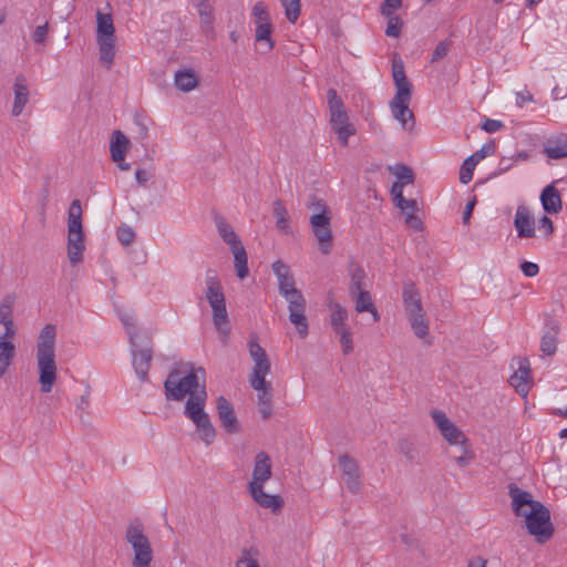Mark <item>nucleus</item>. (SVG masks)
I'll return each mask as SVG.
<instances>
[{
    "mask_svg": "<svg viewBox=\"0 0 567 567\" xmlns=\"http://www.w3.org/2000/svg\"><path fill=\"white\" fill-rule=\"evenodd\" d=\"M205 378L206 372L203 368L174 369L165 380L164 388L167 400L182 401L188 396L184 414L196 425L200 440L209 445L216 437V429L205 412L207 401Z\"/></svg>",
    "mask_w": 567,
    "mask_h": 567,
    "instance_id": "1",
    "label": "nucleus"
},
{
    "mask_svg": "<svg viewBox=\"0 0 567 567\" xmlns=\"http://www.w3.org/2000/svg\"><path fill=\"white\" fill-rule=\"evenodd\" d=\"M195 8L199 16V23L202 32L207 38L215 37V16H214V7L210 1L196 2Z\"/></svg>",
    "mask_w": 567,
    "mask_h": 567,
    "instance_id": "24",
    "label": "nucleus"
},
{
    "mask_svg": "<svg viewBox=\"0 0 567 567\" xmlns=\"http://www.w3.org/2000/svg\"><path fill=\"white\" fill-rule=\"evenodd\" d=\"M272 214L276 218V227L284 234H290V219L288 217V210L285 207L282 200L277 199L274 202Z\"/></svg>",
    "mask_w": 567,
    "mask_h": 567,
    "instance_id": "38",
    "label": "nucleus"
},
{
    "mask_svg": "<svg viewBox=\"0 0 567 567\" xmlns=\"http://www.w3.org/2000/svg\"><path fill=\"white\" fill-rule=\"evenodd\" d=\"M544 153L553 159L567 157V134H558L548 138L544 145Z\"/></svg>",
    "mask_w": 567,
    "mask_h": 567,
    "instance_id": "27",
    "label": "nucleus"
},
{
    "mask_svg": "<svg viewBox=\"0 0 567 567\" xmlns=\"http://www.w3.org/2000/svg\"><path fill=\"white\" fill-rule=\"evenodd\" d=\"M449 50H450V43L446 41H441L434 49V51L432 53L431 61L437 62V61L442 60L447 54Z\"/></svg>",
    "mask_w": 567,
    "mask_h": 567,
    "instance_id": "51",
    "label": "nucleus"
},
{
    "mask_svg": "<svg viewBox=\"0 0 567 567\" xmlns=\"http://www.w3.org/2000/svg\"><path fill=\"white\" fill-rule=\"evenodd\" d=\"M116 235L117 239L125 246L131 245L135 239V233L128 226L120 227Z\"/></svg>",
    "mask_w": 567,
    "mask_h": 567,
    "instance_id": "50",
    "label": "nucleus"
},
{
    "mask_svg": "<svg viewBox=\"0 0 567 567\" xmlns=\"http://www.w3.org/2000/svg\"><path fill=\"white\" fill-rule=\"evenodd\" d=\"M272 271L278 280L279 293L288 302L289 321L295 326L299 336L306 338L308 334L306 299L302 292L296 288L295 278L288 265L277 260L272 264Z\"/></svg>",
    "mask_w": 567,
    "mask_h": 567,
    "instance_id": "2",
    "label": "nucleus"
},
{
    "mask_svg": "<svg viewBox=\"0 0 567 567\" xmlns=\"http://www.w3.org/2000/svg\"><path fill=\"white\" fill-rule=\"evenodd\" d=\"M350 277L349 292L363 290L364 279L367 277L363 267L357 261L351 260L348 266Z\"/></svg>",
    "mask_w": 567,
    "mask_h": 567,
    "instance_id": "35",
    "label": "nucleus"
},
{
    "mask_svg": "<svg viewBox=\"0 0 567 567\" xmlns=\"http://www.w3.org/2000/svg\"><path fill=\"white\" fill-rule=\"evenodd\" d=\"M349 293L354 300V309L358 313L371 310L373 301L371 293L368 290H357Z\"/></svg>",
    "mask_w": 567,
    "mask_h": 567,
    "instance_id": "41",
    "label": "nucleus"
},
{
    "mask_svg": "<svg viewBox=\"0 0 567 567\" xmlns=\"http://www.w3.org/2000/svg\"><path fill=\"white\" fill-rule=\"evenodd\" d=\"M248 349L252 360L267 358L266 351L258 343V339L256 336L250 337L248 341Z\"/></svg>",
    "mask_w": 567,
    "mask_h": 567,
    "instance_id": "46",
    "label": "nucleus"
},
{
    "mask_svg": "<svg viewBox=\"0 0 567 567\" xmlns=\"http://www.w3.org/2000/svg\"><path fill=\"white\" fill-rule=\"evenodd\" d=\"M402 6V0H384L381 13L384 17H390L395 10L400 9Z\"/></svg>",
    "mask_w": 567,
    "mask_h": 567,
    "instance_id": "52",
    "label": "nucleus"
},
{
    "mask_svg": "<svg viewBox=\"0 0 567 567\" xmlns=\"http://www.w3.org/2000/svg\"><path fill=\"white\" fill-rule=\"evenodd\" d=\"M503 126L504 124L501 121L486 118L482 125V128L487 133H496Z\"/></svg>",
    "mask_w": 567,
    "mask_h": 567,
    "instance_id": "55",
    "label": "nucleus"
},
{
    "mask_svg": "<svg viewBox=\"0 0 567 567\" xmlns=\"http://www.w3.org/2000/svg\"><path fill=\"white\" fill-rule=\"evenodd\" d=\"M135 178L140 185L145 186V184L150 179V174L145 169H137L135 172Z\"/></svg>",
    "mask_w": 567,
    "mask_h": 567,
    "instance_id": "64",
    "label": "nucleus"
},
{
    "mask_svg": "<svg viewBox=\"0 0 567 567\" xmlns=\"http://www.w3.org/2000/svg\"><path fill=\"white\" fill-rule=\"evenodd\" d=\"M391 193L394 196L395 202H404L403 183H400V182L393 183Z\"/></svg>",
    "mask_w": 567,
    "mask_h": 567,
    "instance_id": "62",
    "label": "nucleus"
},
{
    "mask_svg": "<svg viewBox=\"0 0 567 567\" xmlns=\"http://www.w3.org/2000/svg\"><path fill=\"white\" fill-rule=\"evenodd\" d=\"M48 23L43 25H38L35 30L33 31V41L35 43H43L45 41L47 34H48Z\"/></svg>",
    "mask_w": 567,
    "mask_h": 567,
    "instance_id": "57",
    "label": "nucleus"
},
{
    "mask_svg": "<svg viewBox=\"0 0 567 567\" xmlns=\"http://www.w3.org/2000/svg\"><path fill=\"white\" fill-rule=\"evenodd\" d=\"M117 315L123 323V326L126 329V332L130 338L131 346L136 347L137 346V339H140V332L137 330V327L135 324L134 315L132 312L125 311V310H118Z\"/></svg>",
    "mask_w": 567,
    "mask_h": 567,
    "instance_id": "40",
    "label": "nucleus"
},
{
    "mask_svg": "<svg viewBox=\"0 0 567 567\" xmlns=\"http://www.w3.org/2000/svg\"><path fill=\"white\" fill-rule=\"evenodd\" d=\"M14 303L16 296L12 293L6 295L0 301V324L3 326L6 336L17 334V328L13 322Z\"/></svg>",
    "mask_w": 567,
    "mask_h": 567,
    "instance_id": "21",
    "label": "nucleus"
},
{
    "mask_svg": "<svg viewBox=\"0 0 567 567\" xmlns=\"http://www.w3.org/2000/svg\"><path fill=\"white\" fill-rule=\"evenodd\" d=\"M402 301L405 313L420 310L423 308L420 292L412 281H408L404 284L402 291Z\"/></svg>",
    "mask_w": 567,
    "mask_h": 567,
    "instance_id": "32",
    "label": "nucleus"
},
{
    "mask_svg": "<svg viewBox=\"0 0 567 567\" xmlns=\"http://www.w3.org/2000/svg\"><path fill=\"white\" fill-rule=\"evenodd\" d=\"M309 207L313 209V214L310 217L312 231L318 239L321 252L327 255L331 251L332 244L330 209L322 199L317 197L310 199Z\"/></svg>",
    "mask_w": 567,
    "mask_h": 567,
    "instance_id": "7",
    "label": "nucleus"
},
{
    "mask_svg": "<svg viewBox=\"0 0 567 567\" xmlns=\"http://www.w3.org/2000/svg\"><path fill=\"white\" fill-rule=\"evenodd\" d=\"M328 106L330 111V123L332 128L346 126L351 124L344 109L341 97L334 89H329L327 92Z\"/></svg>",
    "mask_w": 567,
    "mask_h": 567,
    "instance_id": "17",
    "label": "nucleus"
},
{
    "mask_svg": "<svg viewBox=\"0 0 567 567\" xmlns=\"http://www.w3.org/2000/svg\"><path fill=\"white\" fill-rule=\"evenodd\" d=\"M216 409L223 429L229 434L238 433L240 425L229 401L224 396H218Z\"/></svg>",
    "mask_w": 567,
    "mask_h": 567,
    "instance_id": "18",
    "label": "nucleus"
},
{
    "mask_svg": "<svg viewBox=\"0 0 567 567\" xmlns=\"http://www.w3.org/2000/svg\"><path fill=\"white\" fill-rule=\"evenodd\" d=\"M431 416L442 436L452 445L463 444L466 441L464 433L446 416L443 411L434 410Z\"/></svg>",
    "mask_w": 567,
    "mask_h": 567,
    "instance_id": "13",
    "label": "nucleus"
},
{
    "mask_svg": "<svg viewBox=\"0 0 567 567\" xmlns=\"http://www.w3.org/2000/svg\"><path fill=\"white\" fill-rule=\"evenodd\" d=\"M388 18V24L385 29V34L391 38H399L402 29V21L398 16H393V13Z\"/></svg>",
    "mask_w": 567,
    "mask_h": 567,
    "instance_id": "45",
    "label": "nucleus"
},
{
    "mask_svg": "<svg viewBox=\"0 0 567 567\" xmlns=\"http://www.w3.org/2000/svg\"><path fill=\"white\" fill-rule=\"evenodd\" d=\"M333 131L337 133L338 140L340 141L341 145L344 147L348 145L349 137L354 135L357 132L353 124L340 126V127L333 128Z\"/></svg>",
    "mask_w": 567,
    "mask_h": 567,
    "instance_id": "48",
    "label": "nucleus"
},
{
    "mask_svg": "<svg viewBox=\"0 0 567 567\" xmlns=\"http://www.w3.org/2000/svg\"><path fill=\"white\" fill-rule=\"evenodd\" d=\"M206 299L212 307L213 323L220 336L227 339L230 332L228 313L223 287L215 275L206 278Z\"/></svg>",
    "mask_w": 567,
    "mask_h": 567,
    "instance_id": "6",
    "label": "nucleus"
},
{
    "mask_svg": "<svg viewBox=\"0 0 567 567\" xmlns=\"http://www.w3.org/2000/svg\"><path fill=\"white\" fill-rule=\"evenodd\" d=\"M128 145V138L121 131L113 132L110 145V152L113 162L120 163L124 161Z\"/></svg>",
    "mask_w": 567,
    "mask_h": 567,
    "instance_id": "33",
    "label": "nucleus"
},
{
    "mask_svg": "<svg viewBox=\"0 0 567 567\" xmlns=\"http://www.w3.org/2000/svg\"><path fill=\"white\" fill-rule=\"evenodd\" d=\"M557 334L556 328L551 327L542 337L540 350L546 355H553L557 350Z\"/></svg>",
    "mask_w": 567,
    "mask_h": 567,
    "instance_id": "42",
    "label": "nucleus"
},
{
    "mask_svg": "<svg viewBox=\"0 0 567 567\" xmlns=\"http://www.w3.org/2000/svg\"><path fill=\"white\" fill-rule=\"evenodd\" d=\"M55 338V326L48 323L42 328L37 342L39 383L43 393L51 392L56 380Z\"/></svg>",
    "mask_w": 567,
    "mask_h": 567,
    "instance_id": "3",
    "label": "nucleus"
},
{
    "mask_svg": "<svg viewBox=\"0 0 567 567\" xmlns=\"http://www.w3.org/2000/svg\"><path fill=\"white\" fill-rule=\"evenodd\" d=\"M540 202L544 210L548 214H557L561 210V196L553 185H548L543 189Z\"/></svg>",
    "mask_w": 567,
    "mask_h": 567,
    "instance_id": "31",
    "label": "nucleus"
},
{
    "mask_svg": "<svg viewBox=\"0 0 567 567\" xmlns=\"http://www.w3.org/2000/svg\"><path fill=\"white\" fill-rule=\"evenodd\" d=\"M405 224L415 230H421L423 226L421 219L414 214V212L405 214Z\"/></svg>",
    "mask_w": 567,
    "mask_h": 567,
    "instance_id": "56",
    "label": "nucleus"
},
{
    "mask_svg": "<svg viewBox=\"0 0 567 567\" xmlns=\"http://www.w3.org/2000/svg\"><path fill=\"white\" fill-rule=\"evenodd\" d=\"M255 365L252 373L249 377V383L251 388H260L265 384L266 375L270 371V361L267 358L254 360Z\"/></svg>",
    "mask_w": 567,
    "mask_h": 567,
    "instance_id": "34",
    "label": "nucleus"
},
{
    "mask_svg": "<svg viewBox=\"0 0 567 567\" xmlns=\"http://www.w3.org/2000/svg\"><path fill=\"white\" fill-rule=\"evenodd\" d=\"M405 315L415 337L423 340L426 344H431V340L427 339L430 333V322L426 317L425 310L422 308L420 310L411 311Z\"/></svg>",
    "mask_w": 567,
    "mask_h": 567,
    "instance_id": "20",
    "label": "nucleus"
},
{
    "mask_svg": "<svg viewBox=\"0 0 567 567\" xmlns=\"http://www.w3.org/2000/svg\"><path fill=\"white\" fill-rule=\"evenodd\" d=\"M132 348L133 367L137 378L145 382L148 378V370L152 361V348L151 341L145 338L144 342H140L137 339V346Z\"/></svg>",
    "mask_w": 567,
    "mask_h": 567,
    "instance_id": "12",
    "label": "nucleus"
},
{
    "mask_svg": "<svg viewBox=\"0 0 567 567\" xmlns=\"http://www.w3.org/2000/svg\"><path fill=\"white\" fill-rule=\"evenodd\" d=\"M494 151L493 146H483L481 150L467 157L460 168V182L462 184H468L473 178L475 166L480 161L492 154Z\"/></svg>",
    "mask_w": 567,
    "mask_h": 567,
    "instance_id": "22",
    "label": "nucleus"
},
{
    "mask_svg": "<svg viewBox=\"0 0 567 567\" xmlns=\"http://www.w3.org/2000/svg\"><path fill=\"white\" fill-rule=\"evenodd\" d=\"M396 206L406 214L415 210L416 203L413 199L404 198V202H396Z\"/></svg>",
    "mask_w": 567,
    "mask_h": 567,
    "instance_id": "61",
    "label": "nucleus"
},
{
    "mask_svg": "<svg viewBox=\"0 0 567 567\" xmlns=\"http://www.w3.org/2000/svg\"><path fill=\"white\" fill-rule=\"evenodd\" d=\"M175 85L183 92H190L198 84V79L193 70H179L174 76Z\"/></svg>",
    "mask_w": 567,
    "mask_h": 567,
    "instance_id": "36",
    "label": "nucleus"
},
{
    "mask_svg": "<svg viewBox=\"0 0 567 567\" xmlns=\"http://www.w3.org/2000/svg\"><path fill=\"white\" fill-rule=\"evenodd\" d=\"M271 460L266 452H259L255 456L252 478L248 484V489L264 487L265 483L271 478Z\"/></svg>",
    "mask_w": 567,
    "mask_h": 567,
    "instance_id": "14",
    "label": "nucleus"
},
{
    "mask_svg": "<svg viewBox=\"0 0 567 567\" xmlns=\"http://www.w3.org/2000/svg\"><path fill=\"white\" fill-rule=\"evenodd\" d=\"M339 337V342L342 348V353L344 355L350 354L353 351V339L352 331L350 328L336 333Z\"/></svg>",
    "mask_w": 567,
    "mask_h": 567,
    "instance_id": "44",
    "label": "nucleus"
},
{
    "mask_svg": "<svg viewBox=\"0 0 567 567\" xmlns=\"http://www.w3.org/2000/svg\"><path fill=\"white\" fill-rule=\"evenodd\" d=\"M96 42L100 51V61L111 69L115 56V28L113 19L109 13L96 12Z\"/></svg>",
    "mask_w": 567,
    "mask_h": 567,
    "instance_id": "8",
    "label": "nucleus"
},
{
    "mask_svg": "<svg viewBox=\"0 0 567 567\" xmlns=\"http://www.w3.org/2000/svg\"><path fill=\"white\" fill-rule=\"evenodd\" d=\"M509 384L519 395L526 396L528 394L530 389V369L527 359H518V368L509 378Z\"/></svg>",
    "mask_w": 567,
    "mask_h": 567,
    "instance_id": "19",
    "label": "nucleus"
},
{
    "mask_svg": "<svg viewBox=\"0 0 567 567\" xmlns=\"http://www.w3.org/2000/svg\"><path fill=\"white\" fill-rule=\"evenodd\" d=\"M514 226L518 237L532 238L535 236V221L530 212L525 206L517 207Z\"/></svg>",
    "mask_w": 567,
    "mask_h": 567,
    "instance_id": "23",
    "label": "nucleus"
},
{
    "mask_svg": "<svg viewBox=\"0 0 567 567\" xmlns=\"http://www.w3.org/2000/svg\"><path fill=\"white\" fill-rule=\"evenodd\" d=\"M395 176L399 179L398 182L403 183V185L412 183L414 178L412 169L406 165H399L395 169Z\"/></svg>",
    "mask_w": 567,
    "mask_h": 567,
    "instance_id": "49",
    "label": "nucleus"
},
{
    "mask_svg": "<svg viewBox=\"0 0 567 567\" xmlns=\"http://www.w3.org/2000/svg\"><path fill=\"white\" fill-rule=\"evenodd\" d=\"M14 101L11 113L13 116H19L27 103L29 102V87L27 79L23 75H18L13 84Z\"/></svg>",
    "mask_w": 567,
    "mask_h": 567,
    "instance_id": "26",
    "label": "nucleus"
},
{
    "mask_svg": "<svg viewBox=\"0 0 567 567\" xmlns=\"http://www.w3.org/2000/svg\"><path fill=\"white\" fill-rule=\"evenodd\" d=\"M412 93H395L390 101V109L393 117L400 122L403 128L412 130L414 126V115L409 109Z\"/></svg>",
    "mask_w": 567,
    "mask_h": 567,
    "instance_id": "11",
    "label": "nucleus"
},
{
    "mask_svg": "<svg viewBox=\"0 0 567 567\" xmlns=\"http://www.w3.org/2000/svg\"><path fill=\"white\" fill-rule=\"evenodd\" d=\"M84 233L82 226V208L79 199H74L68 216V258L75 266L83 260Z\"/></svg>",
    "mask_w": 567,
    "mask_h": 567,
    "instance_id": "4",
    "label": "nucleus"
},
{
    "mask_svg": "<svg viewBox=\"0 0 567 567\" xmlns=\"http://www.w3.org/2000/svg\"><path fill=\"white\" fill-rule=\"evenodd\" d=\"M399 452L405 455L409 460H414L415 450L413 444L408 440H401L399 442Z\"/></svg>",
    "mask_w": 567,
    "mask_h": 567,
    "instance_id": "53",
    "label": "nucleus"
},
{
    "mask_svg": "<svg viewBox=\"0 0 567 567\" xmlns=\"http://www.w3.org/2000/svg\"><path fill=\"white\" fill-rule=\"evenodd\" d=\"M251 20L255 27V41L271 51L276 42L272 39L274 24L267 3L258 1L251 8Z\"/></svg>",
    "mask_w": 567,
    "mask_h": 567,
    "instance_id": "9",
    "label": "nucleus"
},
{
    "mask_svg": "<svg viewBox=\"0 0 567 567\" xmlns=\"http://www.w3.org/2000/svg\"><path fill=\"white\" fill-rule=\"evenodd\" d=\"M508 489L515 515L526 519V515L534 508V504L539 502L535 501L529 492L519 488L516 484H509Z\"/></svg>",
    "mask_w": 567,
    "mask_h": 567,
    "instance_id": "15",
    "label": "nucleus"
},
{
    "mask_svg": "<svg viewBox=\"0 0 567 567\" xmlns=\"http://www.w3.org/2000/svg\"><path fill=\"white\" fill-rule=\"evenodd\" d=\"M339 467L346 481L347 488L353 493H359L361 488L359 467L354 458L343 454L338 460Z\"/></svg>",
    "mask_w": 567,
    "mask_h": 567,
    "instance_id": "16",
    "label": "nucleus"
},
{
    "mask_svg": "<svg viewBox=\"0 0 567 567\" xmlns=\"http://www.w3.org/2000/svg\"><path fill=\"white\" fill-rule=\"evenodd\" d=\"M234 255L236 274L239 279H245L249 275L247 266V252L244 245L235 246L230 249Z\"/></svg>",
    "mask_w": 567,
    "mask_h": 567,
    "instance_id": "39",
    "label": "nucleus"
},
{
    "mask_svg": "<svg viewBox=\"0 0 567 567\" xmlns=\"http://www.w3.org/2000/svg\"><path fill=\"white\" fill-rule=\"evenodd\" d=\"M328 308L330 310L329 322L334 333L350 328L348 326V311L343 306L336 301H330Z\"/></svg>",
    "mask_w": 567,
    "mask_h": 567,
    "instance_id": "30",
    "label": "nucleus"
},
{
    "mask_svg": "<svg viewBox=\"0 0 567 567\" xmlns=\"http://www.w3.org/2000/svg\"><path fill=\"white\" fill-rule=\"evenodd\" d=\"M533 101H534L533 94L527 90L516 93V104L519 107H523L525 103L533 102Z\"/></svg>",
    "mask_w": 567,
    "mask_h": 567,
    "instance_id": "59",
    "label": "nucleus"
},
{
    "mask_svg": "<svg viewBox=\"0 0 567 567\" xmlns=\"http://www.w3.org/2000/svg\"><path fill=\"white\" fill-rule=\"evenodd\" d=\"M539 230H544L546 236H550L554 233V225L549 217L543 216L538 220Z\"/></svg>",
    "mask_w": 567,
    "mask_h": 567,
    "instance_id": "58",
    "label": "nucleus"
},
{
    "mask_svg": "<svg viewBox=\"0 0 567 567\" xmlns=\"http://www.w3.org/2000/svg\"><path fill=\"white\" fill-rule=\"evenodd\" d=\"M475 204H476V197L473 196V198L471 200H468V203L466 204L465 210L463 213V223L464 224H468L471 216H472V212L475 207Z\"/></svg>",
    "mask_w": 567,
    "mask_h": 567,
    "instance_id": "63",
    "label": "nucleus"
},
{
    "mask_svg": "<svg viewBox=\"0 0 567 567\" xmlns=\"http://www.w3.org/2000/svg\"><path fill=\"white\" fill-rule=\"evenodd\" d=\"M520 270L526 277H535L539 272V267L535 262L524 261L520 264Z\"/></svg>",
    "mask_w": 567,
    "mask_h": 567,
    "instance_id": "54",
    "label": "nucleus"
},
{
    "mask_svg": "<svg viewBox=\"0 0 567 567\" xmlns=\"http://www.w3.org/2000/svg\"><path fill=\"white\" fill-rule=\"evenodd\" d=\"M257 391V403L272 402V385L270 382L265 381L260 388H252Z\"/></svg>",
    "mask_w": 567,
    "mask_h": 567,
    "instance_id": "47",
    "label": "nucleus"
},
{
    "mask_svg": "<svg viewBox=\"0 0 567 567\" xmlns=\"http://www.w3.org/2000/svg\"><path fill=\"white\" fill-rule=\"evenodd\" d=\"M392 78L395 93H412L413 85L406 78L404 63L400 58L392 60Z\"/></svg>",
    "mask_w": 567,
    "mask_h": 567,
    "instance_id": "28",
    "label": "nucleus"
},
{
    "mask_svg": "<svg viewBox=\"0 0 567 567\" xmlns=\"http://www.w3.org/2000/svg\"><path fill=\"white\" fill-rule=\"evenodd\" d=\"M281 7L285 9L287 20L295 24L301 13L300 0H279Z\"/></svg>",
    "mask_w": 567,
    "mask_h": 567,
    "instance_id": "43",
    "label": "nucleus"
},
{
    "mask_svg": "<svg viewBox=\"0 0 567 567\" xmlns=\"http://www.w3.org/2000/svg\"><path fill=\"white\" fill-rule=\"evenodd\" d=\"M251 498L260 507L270 509L272 513H279L284 506V499L279 495H270L264 491V487L248 489Z\"/></svg>",
    "mask_w": 567,
    "mask_h": 567,
    "instance_id": "25",
    "label": "nucleus"
},
{
    "mask_svg": "<svg viewBox=\"0 0 567 567\" xmlns=\"http://www.w3.org/2000/svg\"><path fill=\"white\" fill-rule=\"evenodd\" d=\"M124 539L133 551L132 567H153L154 551L142 523H131L126 527Z\"/></svg>",
    "mask_w": 567,
    "mask_h": 567,
    "instance_id": "5",
    "label": "nucleus"
},
{
    "mask_svg": "<svg viewBox=\"0 0 567 567\" xmlns=\"http://www.w3.org/2000/svg\"><path fill=\"white\" fill-rule=\"evenodd\" d=\"M258 411L264 420H268L272 414V402L258 403Z\"/></svg>",
    "mask_w": 567,
    "mask_h": 567,
    "instance_id": "60",
    "label": "nucleus"
},
{
    "mask_svg": "<svg viewBox=\"0 0 567 567\" xmlns=\"http://www.w3.org/2000/svg\"><path fill=\"white\" fill-rule=\"evenodd\" d=\"M216 227L219 236L226 244L229 245L230 249H233L235 246L243 245L233 227L223 217L216 218Z\"/></svg>",
    "mask_w": 567,
    "mask_h": 567,
    "instance_id": "37",
    "label": "nucleus"
},
{
    "mask_svg": "<svg viewBox=\"0 0 567 567\" xmlns=\"http://www.w3.org/2000/svg\"><path fill=\"white\" fill-rule=\"evenodd\" d=\"M16 336H0V378L7 372L16 354V347L12 342Z\"/></svg>",
    "mask_w": 567,
    "mask_h": 567,
    "instance_id": "29",
    "label": "nucleus"
},
{
    "mask_svg": "<svg viewBox=\"0 0 567 567\" xmlns=\"http://www.w3.org/2000/svg\"><path fill=\"white\" fill-rule=\"evenodd\" d=\"M525 524L528 533L540 544L547 542L554 534L549 509L542 503L534 504V508L526 515Z\"/></svg>",
    "mask_w": 567,
    "mask_h": 567,
    "instance_id": "10",
    "label": "nucleus"
}]
</instances>
